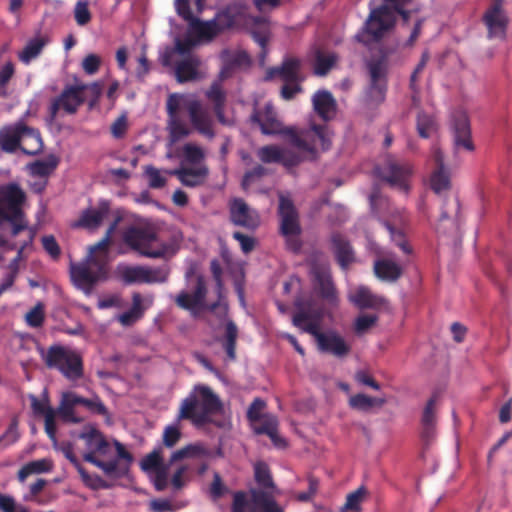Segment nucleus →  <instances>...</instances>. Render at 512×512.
I'll list each match as a JSON object with an SVG mask.
<instances>
[{"label":"nucleus","mask_w":512,"mask_h":512,"mask_svg":"<svg viewBox=\"0 0 512 512\" xmlns=\"http://www.w3.org/2000/svg\"><path fill=\"white\" fill-rule=\"evenodd\" d=\"M250 119L259 125L261 132L265 135L283 134L287 136L293 146L310 154L311 159L316 158L319 148L322 151H327L331 147V133L327 125L314 124L301 130L291 127L283 128L271 103L265 104L263 109L255 108Z\"/></svg>","instance_id":"1"},{"label":"nucleus","mask_w":512,"mask_h":512,"mask_svg":"<svg viewBox=\"0 0 512 512\" xmlns=\"http://www.w3.org/2000/svg\"><path fill=\"white\" fill-rule=\"evenodd\" d=\"M79 438L85 441L87 447V452L83 454L84 461L101 469L109 477L121 478L128 473L133 456L122 443L114 440V456L112 445L97 428L85 427Z\"/></svg>","instance_id":"2"},{"label":"nucleus","mask_w":512,"mask_h":512,"mask_svg":"<svg viewBox=\"0 0 512 512\" xmlns=\"http://www.w3.org/2000/svg\"><path fill=\"white\" fill-rule=\"evenodd\" d=\"M296 311L292 316V323L302 332L312 335L316 341L317 349L324 354L343 359L351 352V346L335 330L321 331L323 311L313 308L311 301H297Z\"/></svg>","instance_id":"3"},{"label":"nucleus","mask_w":512,"mask_h":512,"mask_svg":"<svg viewBox=\"0 0 512 512\" xmlns=\"http://www.w3.org/2000/svg\"><path fill=\"white\" fill-rule=\"evenodd\" d=\"M123 242L141 256L153 259H167L174 256L182 240L179 234L166 237L151 226H129L122 234Z\"/></svg>","instance_id":"4"},{"label":"nucleus","mask_w":512,"mask_h":512,"mask_svg":"<svg viewBox=\"0 0 512 512\" xmlns=\"http://www.w3.org/2000/svg\"><path fill=\"white\" fill-rule=\"evenodd\" d=\"M254 477L260 488L249 490L250 499L243 491L235 492L231 512H284L275 500L276 486L268 465L264 462L256 463Z\"/></svg>","instance_id":"5"},{"label":"nucleus","mask_w":512,"mask_h":512,"mask_svg":"<svg viewBox=\"0 0 512 512\" xmlns=\"http://www.w3.org/2000/svg\"><path fill=\"white\" fill-rule=\"evenodd\" d=\"M384 4L371 9L369 16L355 38L358 42L369 46L379 42L395 25L400 15L404 22H408L410 11L404 7L412 0H383Z\"/></svg>","instance_id":"6"},{"label":"nucleus","mask_w":512,"mask_h":512,"mask_svg":"<svg viewBox=\"0 0 512 512\" xmlns=\"http://www.w3.org/2000/svg\"><path fill=\"white\" fill-rule=\"evenodd\" d=\"M27 195L16 182L0 185V229L9 224L12 237L28 230V220L23 210ZM8 241L0 235V247H5Z\"/></svg>","instance_id":"7"},{"label":"nucleus","mask_w":512,"mask_h":512,"mask_svg":"<svg viewBox=\"0 0 512 512\" xmlns=\"http://www.w3.org/2000/svg\"><path fill=\"white\" fill-rule=\"evenodd\" d=\"M210 270L213 280L215 281V291L217 294V301L213 303L206 302L207 287L205 280L202 276L196 279V285L192 294L181 291L175 298V303L178 307L188 311L206 310L209 312H216L220 309L223 315L227 314L228 306L223 302L224 299V283L222 280L223 269L220 262L214 259L210 263Z\"/></svg>","instance_id":"8"},{"label":"nucleus","mask_w":512,"mask_h":512,"mask_svg":"<svg viewBox=\"0 0 512 512\" xmlns=\"http://www.w3.org/2000/svg\"><path fill=\"white\" fill-rule=\"evenodd\" d=\"M221 407L218 396L209 387L197 385L182 401L178 419L190 420L193 424L201 426L207 423L210 415L217 413Z\"/></svg>","instance_id":"9"},{"label":"nucleus","mask_w":512,"mask_h":512,"mask_svg":"<svg viewBox=\"0 0 512 512\" xmlns=\"http://www.w3.org/2000/svg\"><path fill=\"white\" fill-rule=\"evenodd\" d=\"M39 355L48 369L57 370L69 381H77L84 376V363L81 354L61 344H53L47 349L38 348Z\"/></svg>","instance_id":"10"},{"label":"nucleus","mask_w":512,"mask_h":512,"mask_svg":"<svg viewBox=\"0 0 512 512\" xmlns=\"http://www.w3.org/2000/svg\"><path fill=\"white\" fill-rule=\"evenodd\" d=\"M392 53L393 49L381 46L366 61L369 74L366 98L372 104H380L385 100L388 85L389 56Z\"/></svg>","instance_id":"11"},{"label":"nucleus","mask_w":512,"mask_h":512,"mask_svg":"<svg viewBox=\"0 0 512 512\" xmlns=\"http://www.w3.org/2000/svg\"><path fill=\"white\" fill-rule=\"evenodd\" d=\"M106 265L97 256L89 255L83 262L72 264L70 275L73 284L86 294H90L94 286L106 277Z\"/></svg>","instance_id":"12"},{"label":"nucleus","mask_w":512,"mask_h":512,"mask_svg":"<svg viewBox=\"0 0 512 512\" xmlns=\"http://www.w3.org/2000/svg\"><path fill=\"white\" fill-rule=\"evenodd\" d=\"M378 177L391 187L403 193L410 190V179L414 173L413 165L408 161H400L392 155H387L384 162L375 168Z\"/></svg>","instance_id":"13"},{"label":"nucleus","mask_w":512,"mask_h":512,"mask_svg":"<svg viewBox=\"0 0 512 512\" xmlns=\"http://www.w3.org/2000/svg\"><path fill=\"white\" fill-rule=\"evenodd\" d=\"M86 87V84L67 85L58 96L52 98L48 107L49 120L54 121L61 111L68 115L77 113L85 102L83 92Z\"/></svg>","instance_id":"14"},{"label":"nucleus","mask_w":512,"mask_h":512,"mask_svg":"<svg viewBox=\"0 0 512 512\" xmlns=\"http://www.w3.org/2000/svg\"><path fill=\"white\" fill-rule=\"evenodd\" d=\"M487 29L488 39L504 40L509 24V17L504 9V0H491L482 16Z\"/></svg>","instance_id":"15"},{"label":"nucleus","mask_w":512,"mask_h":512,"mask_svg":"<svg viewBox=\"0 0 512 512\" xmlns=\"http://www.w3.org/2000/svg\"><path fill=\"white\" fill-rule=\"evenodd\" d=\"M311 276L318 295L330 304L337 302L335 286L332 282L330 267L327 263L313 262Z\"/></svg>","instance_id":"16"},{"label":"nucleus","mask_w":512,"mask_h":512,"mask_svg":"<svg viewBox=\"0 0 512 512\" xmlns=\"http://www.w3.org/2000/svg\"><path fill=\"white\" fill-rule=\"evenodd\" d=\"M229 220L248 231H255L260 225L258 213L251 209L242 198H234L229 203Z\"/></svg>","instance_id":"17"},{"label":"nucleus","mask_w":512,"mask_h":512,"mask_svg":"<svg viewBox=\"0 0 512 512\" xmlns=\"http://www.w3.org/2000/svg\"><path fill=\"white\" fill-rule=\"evenodd\" d=\"M451 130L453 133L455 150H474V144L471 139L470 121L465 111L456 110L452 113Z\"/></svg>","instance_id":"18"},{"label":"nucleus","mask_w":512,"mask_h":512,"mask_svg":"<svg viewBox=\"0 0 512 512\" xmlns=\"http://www.w3.org/2000/svg\"><path fill=\"white\" fill-rule=\"evenodd\" d=\"M278 215L280 217L281 235L301 234L302 230L299 221V214L293 201L289 197L280 195Z\"/></svg>","instance_id":"19"},{"label":"nucleus","mask_w":512,"mask_h":512,"mask_svg":"<svg viewBox=\"0 0 512 512\" xmlns=\"http://www.w3.org/2000/svg\"><path fill=\"white\" fill-rule=\"evenodd\" d=\"M25 131L33 133L32 127L24 120L14 124L5 125L0 128V148L5 153H14L21 148L22 138Z\"/></svg>","instance_id":"20"},{"label":"nucleus","mask_w":512,"mask_h":512,"mask_svg":"<svg viewBox=\"0 0 512 512\" xmlns=\"http://www.w3.org/2000/svg\"><path fill=\"white\" fill-rule=\"evenodd\" d=\"M187 110L189 113V118L194 129L205 136L208 139H213L215 137V132L213 129V119L209 114L208 110L205 109L199 101H191Z\"/></svg>","instance_id":"21"},{"label":"nucleus","mask_w":512,"mask_h":512,"mask_svg":"<svg viewBox=\"0 0 512 512\" xmlns=\"http://www.w3.org/2000/svg\"><path fill=\"white\" fill-rule=\"evenodd\" d=\"M278 76L283 82H302L301 62L297 58H285L279 67H272L266 72V80Z\"/></svg>","instance_id":"22"},{"label":"nucleus","mask_w":512,"mask_h":512,"mask_svg":"<svg viewBox=\"0 0 512 512\" xmlns=\"http://www.w3.org/2000/svg\"><path fill=\"white\" fill-rule=\"evenodd\" d=\"M436 402L437 396L433 395L426 403L421 417V437L428 445L435 437L436 432Z\"/></svg>","instance_id":"23"},{"label":"nucleus","mask_w":512,"mask_h":512,"mask_svg":"<svg viewBox=\"0 0 512 512\" xmlns=\"http://www.w3.org/2000/svg\"><path fill=\"white\" fill-rule=\"evenodd\" d=\"M330 240L338 264L341 268L346 269L354 261V252L350 242L339 232L332 233Z\"/></svg>","instance_id":"24"},{"label":"nucleus","mask_w":512,"mask_h":512,"mask_svg":"<svg viewBox=\"0 0 512 512\" xmlns=\"http://www.w3.org/2000/svg\"><path fill=\"white\" fill-rule=\"evenodd\" d=\"M373 271L379 280L389 283L397 282L403 274L401 265L387 258L376 260L374 262Z\"/></svg>","instance_id":"25"},{"label":"nucleus","mask_w":512,"mask_h":512,"mask_svg":"<svg viewBox=\"0 0 512 512\" xmlns=\"http://www.w3.org/2000/svg\"><path fill=\"white\" fill-rule=\"evenodd\" d=\"M315 112L325 121L331 119L336 112V102L329 91H318L313 96Z\"/></svg>","instance_id":"26"},{"label":"nucleus","mask_w":512,"mask_h":512,"mask_svg":"<svg viewBox=\"0 0 512 512\" xmlns=\"http://www.w3.org/2000/svg\"><path fill=\"white\" fill-rule=\"evenodd\" d=\"M108 211L109 206L106 202L100 203L98 208H88L82 212L77 225L83 228L95 229L100 226Z\"/></svg>","instance_id":"27"},{"label":"nucleus","mask_w":512,"mask_h":512,"mask_svg":"<svg viewBox=\"0 0 512 512\" xmlns=\"http://www.w3.org/2000/svg\"><path fill=\"white\" fill-rule=\"evenodd\" d=\"M200 60L197 56L189 55L175 66V75L180 83L196 80Z\"/></svg>","instance_id":"28"},{"label":"nucleus","mask_w":512,"mask_h":512,"mask_svg":"<svg viewBox=\"0 0 512 512\" xmlns=\"http://www.w3.org/2000/svg\"><path fill=\"white\" fill-rule=\"evenodd\" d=\"M351 301L360 309H377L385 303L383 297L373 294L366 287L358 288L351 296Z\"/></svg>","instance_id":"29"},{"label":"nucleus","mask_w":512,"mask_h":512,"mask_svg":"<svg viewBox=\"0 0 512 512\" xmlns=\"http://www.w3.org/2000/svg\"><path fill=\"white\" fill-rule=\"evenodd\" d=\"M253 425L256 434L267 435L277 446L284 443V440L281 439L277 433L278 422L276 417L270 414H264L260 421H257L256 424Z\"/></svg>","instance_id":"30"},{"label":"nucleus","mask_w":512,"mask_h":512,"mask_svg":"<svg viewBox=\"0 0 512 512\" xmlns=\"http://www.w3.org/2000/svg\"><path fill=\"white\" fill-rule=\"evenodd\" d=\"M169 173L177 176L183 185L187 187H196L204 182V179L207 175V169L181 168Z\"/></svg>","instance_id":"31"},{"label":"nucleus","mask_w":512,"mask_h":512,"mask_svg":"<svg viewBox=\"0 0 512 512\" xmlns=\"http://www.w3.org/2000/svg\"><path fill=\"white\" fill-rule=\"evenodd\" d=\"M189 27L199 40L211 41L219 34L215 20L202 21L195 18L189 24Z\"/></svg>","instance_id":"32"},{"label":"nucleus","mask_w":512,"mask_h":512,"mask_svg":"<svg viewBox=\"0 0 512 512\" xmlns=\"http://www.w3.org/2000/svg\"><path fill=\"white\" fill-rule=\"evenodd\" d=\"M32 131L33 133L25 131L20 148L24 154L31 156L42 152L44 147L40 131L33 127Z\"/></svg>","instance_id":"33"},{"label":"nucleus","mask_w":512,"mask_h":512,"mask_svg":"<svg viewBox=\"0 0 512 512\" xmlns=\"http://www.w3.org/2000/svg\"><path fill=\"white\" fill-rule=\"evenodd\" d=\"M416 128L418 135L421 138L427 139L431 137L438 129L435 116L424 111H420L416 118Z\"/></svg>","instance_id":"34"},{"label":"nucleus","mask_w":512,"mask_h":512,"mask_svg":"<svg viewBox=\"0 0 512 512\" xmlns=\"http://www.w3.org/2000/svg\"><path fill=\"white\" fill-rule=\"evenodd\" d=\"M53 464L48 459H39L28 462L18 471V480L24 482L26 478L32 474H40L50 472Z\"/></svg>","instance_id":"35"},{"label":"nucleus","mask_w":512,"mask_h":512,"mask_svg":"<svg viewBox=\"0 0 512 512\" xmlns=\"http://www.w3.org/2000/svg\"><path fill=\"white\" fill-rule=\"evenodd\" d=\"M206 95L214 104V113L218 121L222 124H226L224 115L225 94L221 86L218 83H214L207 91Z\"/></svg>","instance_id":"36"},{"label":"nucleus","mask_w":512,"mask_h":512,"mask_svg":"<svg viewBox=\"0 0 512 512\" xmlns=\"http://www.w3.org/2000/svg\"><path fill=\"white\" fill-rule=\"evenodd\" d=\"M385 399L370 397L365 394H356L349 399V404L353 409L368 412L372 407H381L385 404Z\"/></svg>","instance_id":"37"},{"label":"nucleus","mask_w":512,"mask_h":512,"mask_svg":"<svg viewBox=\"0 0 512 512\" xmlns=\"http://www.w3.org/2000/svg\"><path fill=\"white\" fill-rule=\"evenodd\" d=\"M58 164V158L51 154L45 160H37L31 163L29 169L34 176L47 177L57 168Z\"/></svg>","instance_id":"38"},{"label":"nucleus","mask_w":512,"mask_h":512,"mask_svg":"<svg viewBox=\"0 0 512 512\" xmlns=\"http://www.w3.org/2000/svg\"><path fill=\"white\" fill-rule=\"evenodd\" d=\"M238 338V328L232 320H228L225 325V341L223 348L230 360L236 359V342Z\"/></svg>","instance_id":"39"},{"label":"nucleus","mask_w":512,"mask_h":512,"mask_svg":"<svg viewBox=\"0 0 512 512\" xmlns=\"http://www.w3.org/2000/svg\"><path fill=\"white\" fill-rule=\"evenodd\" d=\"M45 45L46 40L44 38L31 39L19 53V60L25 64H29L40 55Z\"/></svg>","instance_id":"40"},{"label":"nucleus","mask_w":512,"mask_h":512,"mask_svg":"<svg viewBox=\"0 0 512 512\" xmlns=\"http://www.w3.org/2000/svg\"><path fill=\"white\" fill-rule=\"evenodd\" d=\"M206 449L199 444H189L182 447L171 454L168 465L183 460L185 458L196 457L200 455H206Z\"/></svg>","instance_id":"41"},{"label":"nucleus","mask_w":512,"mask_h":512,"mask_svg":"<svg viewBox=\"0 0 512 512\" xmlns=\"http://www.w3.org/2000/svg\"><path fill=\"white\" fill-rule=\"evenodd\" d=\"M145 276L144 266L141 265L125 266L120 270V278L127 285L145 283Z\"/></svg>","instance_id":"42"},{"label":"nucleus","mask_w":512,"mask_h":512,"mask_svg":"<svg viewBox=\"0 0 512 512\" xmlns=\"http://www.w3.org/2000/svg\"><path fill=\"white\" fill-rule=\"evenodd\" d=\"M337 57L334 53H323L318 51L315 57L314 72L316 75L325 76L336 63Z\"/></svg>","instance_id":"43"},{"label":"nucleus","mask_w":512,"mask_h":512,"mask_svg":"<svg viewBox=\"0 0 512 512\" xmlns=\"http://www.w3.org/2000/svg\"><path fill=\"white\" fill-rule=\"evenodd\" d=\"M168 464H164L162 457V448H156L149 454H147L140 463L141 469L143 471H157Z\"/></svg>","instance_id":"44"},{"label":"nucleus","mask_w":512,"mask_h":512,"mask_svg":"<svg viewBox=\"0 0 512 512\" xmlns=\"http://www.w3.org/2000/svg\"><path fill=\"white\" fill-rule=\"evenodd\" d=\"M431 189L439 194L450 188V174L448 169H435L430 178Z\"/></svg>","instance_id":"45"},{"label":"nucleus","mask_w":512,"mask_h":512,"mask_svg":"<svg viewBox=\"0 0 512 512\" xmlns=\"http://www.w3.org/2000/svg\"><path fill=\"white\" fill-rule=\"evenodd\" d=\"M253 40L260 46L261 51L259 53L260 65L265 64V60L268 54V43L270 40V32L268 29L253 30L251 31Z\"/></svg>","instance_id":"46"},{"label":"nucleus","mask_w":512,"mask_h":512,"mask_svg":"<svg viewBox=\"0 0 512 512\" xmlns=\"http://www.w3.org/2000/svg\"><path fill=\"white\" fill-rule=\"evenodd\" d=\"M145 271V283L153 284V283H164L167 281L169 276V269L166 265L159 267H147L144 266Z\"/></svg>","instance_id":"47"},{"label":"nucleus","mask_w":512,"mask_h":512,"mask_svg":"<svg viewBox=\"0 0 512 512\" xmlns=\"http://www.w3.org/2000/svg\"><path fill=\"white\" fill-rule=\"evenodd\" d=\"M29 399L31 402V408L33 411V414L35 416H46L49 413H52L54 409L50 406L49 398L47 396V393L45 392L42 399H39L37 396L30 394Z\"/></svg>","instance_id":"48"},{"label":"nucleus","mask_w":512,"mask_h":512,"mask_svg":"<svg viewBox=\"0 0 512 512\" xmlns=\"http://www.w3.org/2000/svg\"><path fill=\"white\" fill-rule=\"evenodd\" d=\"M281 152L282 149L276 145H266L258 150L257 156L263 163H279Z\"/></svg>","instance_id":"49"},{"label":"nucleus","mask_w":512,"mask_h":512,"mask_svg":"<svg viewBox=\"0 0 512 512\" xmlns=\"http://www.w3.org/2000/svg\"><path fill=\"white\" fill-rule=\"evenodd\" d=\"M45 319L44 307L42 303L36 304L25 315V321L32 328H39L43 325Z\"/></svg>","instance_id":"50"},{"label":"nucleus","mask_w":512,"mask_h":512,"mask_svg":"<svg viewBox=\"0 0 512 512\" xmlns=\"http://www.w3.org/2000/svg\"><path fill=\"white\" fill-rule=\"evenodd\" d=\"M20 433L18 430V419L14 417L6 431L0 436V445L8 447L18 441Z\"/></svg>","instance_id":"51"},{"label":"nucleus","mask_w":512,"mask_h":512,"mask_svg":"<svg viewBox=\"0 0 512 512\" xmlns=\"http://www.w3.org/2000/svg\"><path fill=\"white\" fill-rule=\"evenodd\" d=\"M385 228L390 233L391 239L395 242V244L400 247V249L406 253H411V247L408 245V243L404 239V235L402 231L398 230L394 225H392L389 221L383 222Z\"/></svg>","instance_id":"52"},{"label":"nucleus","mask_w":512,"mask_h":512,"mask_svg":"<svg viewBox=\"0 0 512 512\" xmlns=\"http://www.w3.org/2000/svg\"><path fill=\"white\" fill-rule=\"evenodd\" d=\"M61 451L64 454L65 458L70 461V463L77 469L81 477L86 480L88 478V473L84 469V467L80 464L78 458L75 456L73 451V445L70 442L62 443Z\"/></svg>","instance_id":"53"},{"label":"nucleus","mask_w":512,"mask_h":512,"mask_svg":"<svg viewBox=\"0 0 512 512\" xmlns=\"http://www.w3.org/2000/svg\"><path fill=\"white\" fill-rule=\"evenodd\" d=\"M168 127L173 141H177L189 134V130L179 117L168 119Z\"/></svg>","instance_id":"54"},{"label":"nucleus","mask_w":512,"mask_h":512,"mask_svg":"<svg viewBox=\"0 0 512 512\" xmlns=\"http://www.w3.org/2000/svg\"><path fill=\"white\" fill-rule=\"evenodd\" d=\"M145 175L148 177L149 186L153 189H159L165 186L166 178L161 175L159 169L152 165H148L144 169Z\"/></svg>","instance_id":"55"},{"label":"nucleus","mask_w":512,"mask_h":512,"mask_svg":"<svg viewBox=\"0 0 512 512\" xmlns=\"http://www.w3.org/2000/svg\"><path fill=\"white\" fill-rule=\"evenodd\" d=\"M153 304V296L143 298L140 293H133L131 310L142 317L144 311Z\"/></svg>","instance_id":"56"},{"label":"nucleus","mask_w":512,"mask_h":512,"mask_svg":"<svg viewBox=\"0 0 512 512\" xmlns=\"http://www.w3.org/2000/svg\"><path fill=\"white\" fill-rule=\"evenodd\" d=\"M365 495L366 489L364 487H359L357 490L347 495L343 509L358 511L360 509V503Z\"/></svg>","instance_id":"57"},{"label":"nucleus","mask_w":512,"mask_h":512,"mask_svg":"<svg viewBox=\"0 0 512 512\" xmlns=\"http://www.w3.org/2000/svg\"><path fill=\"white\" fill-rule=\"evenodd\" d=\"M15 73L12 62L5 63L0 69V97H6V86Z\"/></svg>","instance_id":"58"},{"label":"nucleus","mask_w":512,"mask_h":512,"mask_svg":"<svg viewBox=\"0 0 512 512\" xmlns=\"http://www.w3.org/2000/svg\"><path fill=\"white\" fill-rule=\"evenodd\" d=\"M74 17L78 25L84 26L91 21V13L87 1H78L74 9Z\"/></svg>","instance_id":"59"},{"label":"nucleus","mask_w":512,"mask_h":512,"mask_svg":"<svg viewBox=\"0 0 512 512\" xmlns=\"http://www.w3.org/2000/svg\"><path fill=\"white\" fill-rule=\"evenodd\" d=\"M378 321V316L375 314H364L356 318L354 329L356 333L362 334L370 329Z\"/></svg>","instance_id":"60"},{"label":"nucleus","mask_w":512,"mask_h":512,"mask_svg":"<svg viewBox=\"0 0 512 512\" xmlns=\"http://www.w3.org/2000/svg\"><path fill=\"white\" fill-rule=\"evenodd\" d=\"M183 155L186 161L197 164L204 159V151L201 147L188 143L183 147Z\"/></svg>","instance_id":"61"},{"label":"nucleus","mask_w":512,"mask_h":512,"mask_svg":"<svg viewBox=\"0 0 512 512\" xmlns=\"http://www.w3.org/2000/svg\"><path fill=\"white\" fill-rule=\"evenodd\" d=\"M83 406L93 414L108 416V409L98 396L93 398H84Z\"/></svg>","instance_id":"62"},{"label":"nucleus","mask_w":512,"mask_h":512,"mask_svg":"<svg viewBox=\"0 0 512 512\" xmlns=\"http://www.w3.org/2000/svg\"><path fill=\"white\" fill-rule=\"evenodd\" d=\"M181 438V431L176 425H169L163 432V444L167 448L174 447Z\"/></svg>","instance_id":"63"},{"label":"nucleus","mask_w":512,"mask_h":512,"mask_svg":"<svg viewBox=\"0 0 512 512\" xmlns=\"http://www.w3.org/2000/svg\"><path fill=\"white\" fill-rule=\"evenodd\" d=\"M178 508L168 499H152L149 502L151 512H176Z\"/></svg>","instance_id":"64"}]
</instances>
